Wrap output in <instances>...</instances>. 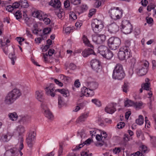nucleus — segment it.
I'll return each mask as SVG.
<instances>
[{
    "label": "nucleus",
    "instance_id": "32",
    "mask_svg": "<svg viewBox=\"0 0 156 156\" xmlns=\"http://www.w3.org/2000/svg\"><path fill=\"white\" fill-rule=\"evenodd\" d=\"M58 107L59 108H61L62 106L64 105L65 104L63 98L61 96H59L58 98Z\"/></svg>",
    "mask_w": 156,
    "mask_h": 156
},
{
    "label": "nucleus",
    "instance_id": "31",
    "mask_svg": "<svg viewBox=\"0 0 156 156\" xmlns=\"http://www.w3.org/2000/svg\"><path fill=\"white\" fill-rule=\"evenodd\" d=\"M20 3L21 7L27 8L29 6V4L27 0H20Z\"/></svg>",
    "mask_w": 156,
    "mask_h": 156
},
{
    "label": "nucleus",
    "instance_id": "23",
    "mask_svg": "<svg viewBox=\"0 0 156 156\" xmlns=\"http://www.w3.org/2000/svg\"><path fill=\"white\" fill-rule=\"evenodd\" d=\"M98 84L94 82H90L88 83V87L89 88V91L94 90L97 89L98 87Z\"/></svg>",
    "mask_w": 156,
    "mask_h": 156
},
{
    "label": "nucleus",
    "instance_id": "30",
    "mask_svg": "<svg viewBox=\"0 0 156 156\" xmlns=\"http://www.w3.org/2000/svg\"><path fill=\"white\" fill-rule=\"evenodd\" d=\"M122 90L123 92L127 93L129 90V83L127 82H125L123 85L122 87Z\"/></svg>",
    "mask_w": 156,
    "mask_h": 156
},
{
    "label": "nucleus",
    "instance_id": "5",
    "mask_svg": "<svg viewBox=\"0 0 156 156\" xmlns=\"http://www.w3.org/2000/svg\"><path fill=\"white\" fill-rule=\"evenodd\" d=\"M130 51L129 48H127L126 47L121 48L118 54L119 58L121 60L128 58L131 56Z\"/></svg>",
    "mask_w": 156,
    "mask_h": 156
},
{
    "label": "nucleus",
    "instance_id": "37",
    "mask_svg": "<svg viewBox=\"0 0 156 156\" xmlns=\"http://www.w3.org/2000/svg\"><path fill=\"white\" fill-rule=\"evenodd\" d=\"M23 138H21V141L20 142V147H19V150H18V154L19 153H20V156H22L23 155V153L21 151V150L23 148Z\"/></svg>",
    "mask_w": 156,
    "mask_h": 156
},
{
    "label": "nucleus",
    "instance_id": "64",
    "mask_svg": "<svg viewBox=\"0 0 156 156\" xmlns=\"http://www.w3.org/2000/svg\"><path fill=\"white\" fill-rule=\"evenodd\" d=\"M94 5L96 8H98L101 5V2L99 0H96Z\"/></svg>",
    "mask_w": 156,
    "mask_h": 156
},
{
    "label": "nucleus",
    "instance_id": "59",
    "mask_svg": "<svg viewBox=\"0 0 156 156\" xmlns=\"http://www.w3.org/2000/svg\"><path fill=\"white\" fill-rule=\"evenodd\" d=\"M149 100V102L147 103V105L150 109H152L153 108V105L152 104V100L151 98H150Z\"/></svg>",
    "mask_w": 156,
    "mask_h": 156
},
{
    "label": "nucleus",
    "instance_id": "55",
    "mask_svg": "<svg viewBox=\"0 0 156 156\" xmlns=\"http://www.w3.org/2000/svg\"><path fill=\"white\" fill-rule=\"evenodd\" d=\"M71 3L74 5H77L80 3V0H71Z\"/></svg>",
    "mask_w": 156,
    "mask_h": 156
},
{
    "label": "nucleus",
    "instance_id": "43",
    "mask_svg": "<svg viewBox=\"0 0 156 156\" xmlns=\"http://www.w3.org/2000/svg\"><path fill=\"white\" fill-rule=\"evenodd\" d=\"M16 17V19L18 20L20 19L21 17V13H20V12L19 11H16L15 13L14 14Z\"/></svg>",
    "mask_w": 156,
    "mask_h": 156
},
{
    "label": "nucleus",
    "instance_id": "53",
    "mask_svg": "<svg viewBox=\"0 0 156 156\" xmlns=\"http://www.w3.org/2000/svg\"><path fill=\"white\" fill-rule=\"evenodd\" d=\"M88 7L86 5L83 4L81 6L82 12L86 11L88 9Z\"/></svg>",
    "mask_w": 156,
    "mask_h": 156
},
{
    "label": "nucleus",
    "instance_id": "44",
    "mask_svg": "<svg viewBox=\"0 0 156 156\" xmlns=\"http://www.w3.org/2000/svg\"><path fill=\"white\" fill-rule=\"evenodd\" d=\"M55 51V50L53 49H50L48 53H46V56H48L49 55L50 56H51L54 54Z\"/></svg>",
    "mask_w": 156,
    "mask_h": 156
},
{
    "label": "nucleus",
    "instance_id": "34",
    "mask_svg": "<svg viewBox=\"0 0 156 156\" xmlns=\"http://www.w3.org/2000/svg\"><path fill=\"white\" fill-rule=\"evenodd\" d=\"M83 43L86 45L90 47H93V46L90 43V41L86 36H83Z\"/></svg>",
    "mask_w": 156,
    "mask_h": 156
},
{
    "label": "nucleus",
    "instance_id": "42",
    "mask_svg": "<svg viewBox=\"0 0 156 156\" xmlns=\"http://www.w3.org/2000/svg\"><path fill=\"white\" fill-rule=\"evenodd\" d=\"M130 41V40L129 39L126 40L125 42V46L122 47H126L127 48H129V47L131 44Z\"/></svg>",
    "mask_w": 156,
    "mask_h": 156
},
{
    "label": "nucleus",
    "instance_id": "54",
    "mask_svg": "<svg viewBox=\"0 0 156 156\" xmlns=\"http://www.w3.org/2000/svg\"><path fill=\"white\" fill-rule=\"evenodd\" d=\"M101 136L102 135L97 134L96 136V138L98 141H100L101 140L102 142H104V140H103L101 137Z\"/></svg>",
    "mask_w": 156,
    "mask_h": 156
},
{
    "label": "nucleus",
    "instance_id": "29",
    "mask_svg": "<svg viewBox=\"0 0 156 156\" xmlns=\"http://www.w3.org/2000/svg\"><path fill=\"white\" fill-rule=\"evenodd\" d=\"M134 102L128 99H126V100L124 102V106L125 107L134 106Z\"/></svg>",
    "mask_w": 156,
    "mask_h": 156
},
{
    "label": "nucleus",
    "instance_id": "20",
    "mask_svg": "<svg viewBox=\"0 0 156 156\" xmlns=\"http://www.w3.org/2000/svg\"><path fill=\"white\" fill-rule=\"evenodd\" d=\"M93 50L91 48H87L82 52V54L84 57H87L91 55L94 54Z\"/></svg>",
    "mask_w": 156,
    "mask_h": 156
},
{
    "label": "nucleus",
    "instance_id": "6",
    "mask_svg": "<svg viewBox=\"0 0 156 156\" xmlns=\"http://www.w3.org/2000/svg\"><path fill=\"white\" fill-rule=\"evenodd\" d=\"M121 44L119 38L116 37H111L108 41V44L109 48L112 50L117 49Z\"/></svg>",
    "mask_w": 156,
    "mask_h": 156
},
{
    "label": "nucleus",
    "instance_id": "11",
    "mask_svg": "<svg viewBox=\"0 0 156 156\" xmlns=\"http://www.w3.org/2000/svg\"><path fill=\"white\" fill-rule=\"evenodd\" d=\"M143 66L138 68L136 70L137 74L140 76L145 75L147 72V68L149 66V63L147 61L143 63Z\"/></svg>",
    "mask_w": 156,
    "mask_h": 156
},
{
    "label": "nucleus",
    "instance_id": "25",
    "mask_svg": "<svg viewBox=\"0 0 156 156\" xmlns=\"http://www.w3.org/2000/svg\"><path fill=\"white\" fill-rule=\"evenodd\" d=\"M3 43L2 41L0 40V44H1L0 47L3 49L4 53L7 55L8 53V45L7 44H4L5 42Z\"/></svg>",
    "mask_w": 156,
    "mask_h": 156
},
{
    "label": "nucleus",
    "instance_id": "46",
    "mask_svg": "<svg viewBox=\"0 0 156 156\" xmlns=\"http://www.w3.org/2000/svg\"><path fill=\"white\" fill-rule=\"evenodd\" d=\"M121 148L120 147H115L113 150V151L114 153L115 154H117V153H119L121 151Z\"/></svg>",
    "mask_w": 156,
    "mask_h": 156
},
{
    "label": "nucleus",
    "instance_id": "10",
    "mask_svg": "<svg viewBox=\"0 0 156 156\" xmlns=\"http://www.w3.org/2000/svg\"><path fill=\"white\" fill-rule=\"evenodd\" d=\"M43 12L41 11H34L32 14V16L34 17L37 18L40 20H43L44 23L47 24H48L50 23L51 20L50 19L48 18H43Z\"/></svg>",
    "mask_w": 156,
    "mask_h": 156
},
{
    "label": "nucleus",
    "instance_id": "60",
    "mask_svg": "<svg viewBox=\"0 0 156 156\" xmlns=\"http://www.w3.org/2000/svg\"><path fill=\"white\" fill-rule=\"evenodd\" d=\"M131 156H144V155L140 151H137L135 154H131Z\"/></svg>",
    "mask_w": 156,
    "mask_h": 156
},
{
    "label": "nucleus",
    "instance_id": "47",
    "mask_svg": "<svg viewBox=\"0 0 156 156\" xmlns=\"http://www.w3.org/2000/svg\"><path fill=\"white\" fill-rule=\"evenodd\" d=\"M125 126V123L123 122H120L117 125V127L118 129H122Z\"/></svg>",
    "mask_w": 156,
    "mask_h": 156
},
{
    "label": "nucleus",
    "instance_id": "50",
    "mask_svg": "<svg viewBox=\"0 0 156 156\" xmlns=\"http://www.w3.org/2000/svg\"><path fill=\"white\" fill-rule=\"evenodd\" d=\"M73 29V28L71 27H67L65 29V32L66 34H69L71 32Z\"/></svg>",
    "mask_w": 156,
    "mask_h": 156
},
{
    "label": "nucleus",
    "instance_id": "51",
    "mask_svg": "<svg viewBox=\"0 0 156 156\" xmlns=\"http://www.w3.org/2000/svg\"><path fill=\"white\" fill-rule=\"evenodd\" d=\"M20 6V2H16L13 3L12 7L13 9L18 8Z\"/></svg>",
    "mask_w": 156,
    "mask_h": 156
},
{
    "label": "nucleus",
    "instance_id": "15",
    "mask_svg": "<svg viewBox=\"0 0 156 156\" xmlns=\"http://www.w3.org/2000/svg\"><path fill=\"white\" fill-rule=\"evenodd\" d=\"M106 37V36L103 34L94 35L93 36L92 40L96 44H101L105 41Z\"/></svg>",
    "mask_w": 156,
    "mask_h": 156
},
{
    "label": "nucleus",
    "instance_id": "18",
    "mask_svg": "<svg viewBox=\"0 0 156 156\" xmlns=\"http://www.w3.org/2000/svg\"><path fill=\"white\" fill-rule=\"evenodd\" d=\"M116 111V109L112 103L108 105L105 108V112L109 114H112Z\"/></svg>",
    "mask_w": 156,
    "mask_h": 156
},
{
    "label": "nucleus",
    "instance_id": "33",
    "mask_svg": "<svg viewBox=\"0 0 156 156\" xmlns=\"http://www.w3.org/2000/svg\"><path fill=\"white\" fill-rule=\"evenodd\" d=\"M136 123L139 125H141L143 124L144 122V118L142 115H140L139 118L136 120Z\"/></svg>",
    "mask_w": 156,
    "mask_h": 156
},
{
    "label": "nucleus",
    "instance_id": "61",
    "mask_svg": "<svg viewBox=\"0 0 156 156\" xmlns=\"http://www.w3.org/2000/svg\"><path fill=\"white\" fill-rule=\"evenodd\" d=\"M6 10L9 12H12L13 10V7L11 5H9L7 6Z\"/></svg>",
    "mask_w": 156,
    "mask_h": 156
},
{
    "label": "nucleus",
    "instance_id": "7",
    "mask_svg": "<svg viewBox=\"0 0 156 156\" xmlns=\"http://www.w3.org/2000/svg\"><path fill=\"white\" fill-rule=\"evenodd\" d=\"M92 29L95 33H98L101 31L104 27L102 22L97 19L94 20L91 24Z\"/></svg>",
    "mask_w": 156,
    "mask_h": 156
},
{
    "label": "nucleus",
    "instance_id": "1",
    "mask_svg": "<svg viewBox=\"0 0 156 156\" xmlns=\"http://www.w3.org/2000/svg\"><path fill=\"white\" fill-rule=\"evenodd\" d=\"M21 95V93L20 90L15 88L7 94L5 98L4 103L7 105H11Z\"/></svg>",
    "mask_w": 156,
    "mask_h": 156
},
{
    "label": "nucleus",
    "instance_id": "36",
    "mask_svg": "<svg viewBox=\"0 0 156 156\" xmlns=\"http://www.w3.org/2000/svg\"><path fill=\"white\" fill-rule=\"evenodd\" d=\"M9 57L12 61V64L14 65L15 63V61L16 59V58L14 53H10L9 55Z\"/></svg>",
    "mask_w": 156,
    "mask_h": 156
},
{
    "label": "nucleus",
    "instance_id": "56",
    "mask_svg": "<svg viewBox=\"0 0 156 156\" xmlns=\"http://www.w3.org/2000/svg\"><path fill=\"white\" fill-rule=\"evenodd\" d=\"M83 144H80L79 145V146H76V147H75L73 149V151H76L78 150L79 149L81 148L83 146Z\"/></svg>",
    "mask_w": 156,
    "mask_h": 156
},
{
    "label": "nucleus",
    "instance_id": "21",
    "mask_svg": "<svg viewBox=\"0 0 156 156\" xmlns=\"http://www.w3.org/2000/svg\"><path fill=\"white\" fill-rule=\"evenodd\" d=\"M49 4L55 8H59L61 5L59 0H51Z\"/></svg>",
    "mask_w": 156,
    "mask_h": 156
},
{
    "label": "nucleus",
    "instance_id": "8",
    "mask_svg": "<svg viewBox=\"0 0 156 156\" xmlns=\"http://www.w3.org/2000/svg\"><path fill=\"white\" fill-rule=\"evenodd\" d=\"M109 13L111 18L114 20H117L122 17V12L119 10L118 7H113L110 9Z\"/></svg>",
    "mask_w": 156,
    "mask_h": 156
},
{
    "label": "nucleus",
    "instance_id": "52",
    "mask_svg": "<svg viewBox=\"0 0 156 156\" xmlns=\"http://www.w3.org/2000/svg\"><path fill=\"white\" fill-rule=\"evenodd\" d=\"M0 40H1L2 41L3 43H3L5 42L4 44H7L8 43H9L10 42V41L9 39L7 38V37H4L3 39H1Z\"/></svg>",
    "mask_w": 156,
    "mask_h": 156
},
{
    "label": "nucleus",
    "instance_id": "57",
    "mask_svg": "<svg viewBox=\"0 0 156 156\" xmlns=\"http://www.w3.org/2000/svg\"><path fill=\"white\" fill-rule=\"evenodd\" d=\"M64 15V12L62 11H60L57 14L58 16L59 19H62Z\"/></svg>",
    "mask_w": 156,
    "mask_h": 156
},
{
    "label": "nucleus",
    "instance_id": "39",
    "mask_svg": "<svg viewBox=\"0 0 156 156\" xmlns=\"http://www.w3.org/2000/svg\"><path fill=\"white\" fill-rule=\"evenodd\" d=\"M143 104H144L141 101H140L138 102H134V107L136 108H141L143 107Z\"/></svg>",
    "mask_w": 156,
    "mask_h": 156
},
{
    "label": "nucleus",
    "instance_id": "17",
    "mask_svg": "<svg viewBox=\"0 0 156 156\" xmlns=\"http://www.w3.org/2000/svg\"><path fill=\"white\" fill-rule=\"evenodd\" d=\"M119 30V26L115 23L110 24L108 27V31L111 33H115Z\"/></svg>",
    "mask_w": 156,
    "mask_h": 156
},
{
    "label": "nucleus",
    "instance_id": "27",
    "mask_svg": "<svg viewBox=\"0 0 156 156\" xmlns=\"http://www.w3.org/2000/svg\"><path fill=\"white\" fill-rule=\"evenodd\" d=\"M8 116L10 119L12 121H16L18 117V115L16 112L9 113Z\"/></svg>",
    "mask_w": 156,
    "mask_h": 156
},
{
    "label": "nucleus",
    "instance_id": "41",
    "mask_svg": "<svg viewBox=\"0 0 156 156\" xmlns=\"http://www.w3.org/2000/svg\"><path fill=\"white\" fill-rule=\"evenodd\" d=\"M140 33V29L139 27H136L135 28L134 34L136 37L139 35Z\"/></svg>",
    "mask_w": 156,
    "mask_h": 156
},
{
    "label": "nucleus",
    "instance_id": "48",
    "mask_svg": "<svg viewBox=\"0 0 156 156\" xmlns=\"http://www.w3.org/2000/svg\"><path fill=\"white\" fill-rule=\"evenodd\" d=\"M51 31V29L50 28L47 27L44 29L43 33L44 34H49Z\"/></svg>",
    "mask_w": 156,
    "mask_h": 156
},
{
    "label": "nucleus",
    "instance_id": "19",
    "mask_svg": "<svg viewBox=\"0 0 156 156\" xmlns=\"http://www.w3.org/2000/svg\"><path fill=\"white\" fill-rule=\"evenodd\" d=\"M19 118L18 122L20 124H24L27 123L30 119V117L27 115H20Z\"/></svg>",
    "mask_w": 156,
    "mask_h": 156
},
{
    "label": "nucleus",
    "instance_id": "38",
    "mask_svg": "<svg viewBox=\"0 0 156 156\" xmlns=\"http://www.w3.org/2000/svg\"><path fill=\"white\" fill-rule=\"evenodd\" d=\"M17 130L19 132V134L20 135L24 132V128L22 126L20 125L17 127Z\"/></svg>",
    "mask_w": 156,
    "mask_h": 156
},
{
    "label": "nucleus",
    "instance_id": "14",
    "mask_svg": "<svg viewBox=\"0 0 156 156\" xmlns=\"http://www.w3.org/2000/svg\"><path fill=\"white\" fill-rule=\"evenodd\" d=\"M90 65L93 70L96 72L101 71V66L100 62L98 60L94 59L91 60Z\"/></svg>",
    "mask_w": 156,
    "mask_h": 156
},
{
    "label": "nucleus",
    "instance_id": "40",
    "mask_svg": "<svg viewBox=\"0 0 156 156\" xmlns=\"http://www.w3.org/2000/svg\"><path fill=\"white\" fill-rule=\"evenodd\" d=\"M92 102L94 103L96 106L100 107L101 105V101L96 99H93L91 100Z\"/></svg>",
    "mask_w": 156,
    "mask_h": 156
},
{
    "label": "nucleus",
    "instance_id": "12",
    "mask_svg": "<svg viewBox=\"0 0 156 156\" xmlns=\"http://www.w3.org/2000/svg\"><path fill=\"white\" fill-rule=\"evenodd\" d=\"M122 29L124 33L128 34L132 32L133 27L129 21L126 20L122 24Z\"/></svg>",
    "mask_w": 156,
    "mask_h": 156
},
{
    "label": "nucleus",
    "instance_id": "4",
    "mask_svg": "<svg viewBox=\"0 0 156 156\" xmlns=\"http://www.w3.org/2000/svg\"><path fill=\"white\" fill-rule=\"evenodd\" d=\"M98 50L100 54L108 59H111L113 56L112 52L106 46H100L98 47Z\"/></svg>",
    "mask_w": 156,
    "mask_h": 156
},
{
    "label": "nucleus",
    "instance_id": "63",
    "mask_svg": "<svg viewBox=\"0 0 156 156\" xmlns=\"http://www.w3.org/2000/svg\"><path fill=\"white\" fill-rule=\"evenodd\" d=\"M24 20H25V23L26 24L29 26L30 25L31 23L30 20L29 18H25Z\"/></svg>",
    "mask_w": 156,
    "mask_h": 156
},
{
    "label": "nucleus",
    "instance_id": "24",
    "mask_svg": "<svg viewBox=\"0 0 156 156\" xmlns=\"http://www.w3.org/2000/svg\"><path fill=\"white\" fill-rule=\"evenodd\" d=\"M43 92L41 91H37L36 92V98L39 101L44 102L43 100Z\"/></svg>",
    "mask_w": 156,
    "mask_h": 156
},
{
    "label": "nucleus",
    "instance_id": "3",
    "mask_svg": "<svg viewBox=\"0 0 156 156\" xmlns=\"http://www.w3.org/2000/svg\"><path fill=\"white\" fill-rule=\"evenodd\" d=\"M125 76L122 66L120 64H118L115 66L112 73V78L115 79L121 80Z\"/></svg>",
    "mask_w": 156,
    "mask_h": 156
},
{
    "label": "nucleus",
    "instance_id": "45",
    "mask_svg": "<svg viewBox=\"0 0 156 156\" xmlns=\"http://www.w3.org/2000/svg\"><path fill=\"white\" fill-rule=\"evenodd\" d=\"M140 150L141 151V152L140 153H142L143 154L146 153V151H147V147L144 145H142L141 147Z\"/></svg>",
    "mask_w": 156,
    "mask_h": 156
},
{
    "label": "nucleus",
    "instance_id": "49",
    "mask_svg": "<svg viewBox=\"0 0 156 156\" xmlns=\"http://www.w3.org/2000/svg\"><path fill=\"white\" fill-rule=\"evenodd\" d=\"M63 146L61 144H59V148L58 151V156L61 155L63 152Z\"/></svg>",
    "mask_w": 156,
    "mask_h": 156
},
{
    "label": "nucleus",
    "instance_id": "58",
    "mask_svg": "<svg viewBox=\"0 0 156 156\" xmlns=\"http://www.w3.org/2000/svg\"><path fill=\"white\" fill-rule=\"evenodd\" d=\"M64 6L66 8H68L70 6V3L69 1L66 0L64 3Z\"/></svg>",
    "mask_w": 156,
    "mask_h": 156
},
{
    "label": "nucleus",
    "instance_id": "28",
    "mask_svg": "<svg viewBox=\"0 0 156 156\" xmlns=\"http://www.w3.org/2000/svg\"><path fill=\"white\" fill-rule=\"evenodd\" d=\"M90 91H89V88H87L86 87H83L81 88V94L83 96H87V95H89V94L91 92Z\"/></svg>",
    "mask_w": 156,
    "mask_h": 156
},
{
    "label": "nucleus",
    "instance_id": "16",
    "mask_svg": "<svg viewBox=\"0 0 156 156\" xmlns=\"http://www.w3.org/2000/svg\"><path fill=\"white\" fill-rule=\"evenodd\" d=\"M18 149L15 147L11 148L6 150L4 156H17Z\"/></svg>",
    "mask_w": 156,
    "mask_h": 156
},
{
    "label": "nucleus",
    "instance_id": "26",
    "mask_svg": "<svg viewBox=\"0 0 156 156\" xmlns=\"http://www.w3.org/2000/svg\"><path fill=\"white\" fill-rule=\"evenodd\" d=\"M12 136L9 133L4 134L2 135L1 139L4 142H7L11 139Z\"/></svg>",
    "mask_w": 156,
    "mask_h": 156
},
{
    "label": "nucleus",
    "instance_id": "9",
    "mask_svg": "<svg viewBox=\"0 0 156 156\" xmlns=\"http://www.w3.org/2000/svg\"><path fill=\"white\" fill-rule=\"evenodd\" d=\"M36 133L34 131L30 132L26 139V142L30 150L35 143L34 140Z\"/></svg>",
    "mask_w": 156,
    "mask_h": 156
},
{
    "label": "nucleus",
    "instance_id": "62",
    "mask_svg": "<svg viewBox=\"0 0 156 156\" xmlns=\"http://www.w3.org/2000/svg\"><path fill=\"white\" fill-rule=\"evenodd\" d=\"M69 17L71 19H72L73 20H75L77 19L76 15L74 13H72L69 15Z\"/></svg>",
    "mask_w": 156,
    "mask_h": 156
},
{
    "label": "nucleus",
    "instance_id": "35",
    "mask_svg": "<svg viewBox=\"0 0 156 156\" xmlns=\"http://www.w3.org/2000/svg\"><path fill=\"white\" fill-rule=\"evenodd\" d=\"M83 43L86 45L90 47H93V46L90 43V41L86 36H83Z\"/></svg>",
    "mask_w": 156,
    "mask_h": 156
},
{
    "label": "nucleus",
    "instance_id": "13",
    "mask_svg": "<svg viewBox=\"0 0 156 156\" xmlns=\"http://www.w3.org/2000/svg\"><path fill=\"white\" fill-rule=\"evenodd\" d=\"M41 107L42 112L46 117L49 119H51L53 117V115L49 109L47 108L46 105L44 102L42 103Z\"/></svg>",
    "mask_w": 156,
    "mask_h": 156
},
{
    "label": "nucleus",
    "instance_id": "2",
    "mask_svg": "<svg viewBox=\"0 0 156 156\" xmlns=\"http://www.w3.org/2000/svg\"><path fill=\"white\" fill-rule=\"evenodd\" d=\"M54 85L53 84L50 83L48 86L44 88L46 94L48 95H50L53 97L55 96V92L58 91L62 94L65 97H67L69 96V93L68 90L63 89H57L55 90Z\"/></svg>",
    "mask_w": 156,
    "mask_h": 156
},
{
    "label": "nucleus",
    "instance_id": "22",
    "mask_svg": "<svg viewBox=\"0 0 156 156\" xmlns=\"http://www.w3.org/2000/svg\"><path fill=\"white\" fill-rule=\"evenodd\" d=\"M88 113H84L81 114L76 120V122L77 123H79L80 122H84L88 116Z\"/></svg>",
    "mask_w": 156,
    "mask_h": 156
}]
</instances>
